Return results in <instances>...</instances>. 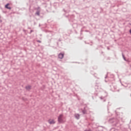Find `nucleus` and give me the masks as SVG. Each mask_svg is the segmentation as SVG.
<instances>
[{
    "label": "nucleus",
    "mask_w": 131,
    "mask_h": 131,
    "mask_svg": "<svg viewBox=\"0 0 131 131\" xmlns=\"http://www.w3.org/2000/svg\"><path fill=\"white\" fill-rule=\"evenodd\" d=\"M64 53H60L58 54L59 59H63L64 58Z\"/></svg>",
    "instance_id": "f257e3e1"
},
{
    "label": "nucleus",
    "mask_w": 131,
    "mask_h": 131,
    "mask_svg": "<svg viewBox=\"0 0 131 131\" xmlns=\"http://www.w3.org/2000/svg\"><path fill=\"white\" fill-rule=\"evenodd\" d=\"M9 6H10V3H7L5 5V9H8V10H11L12 8H11V7H9Z\"/></svg>",
    "instance_id": "f03ea898"
},
{
    "label": "nucleus",
    "mask_w": 131,
    "mask_h": 131,
    "mask_svg": "<svg viewBox=\"0 0 131 131\" xmlns=\"http://www.w3.org/2000/svg\"><path fill=\"white\" fill-rule=\"evenodd\" d=\"M85 107H84V110H82V113L83 114H87V113H86V110H85Z\"/></svg>",
    "instance_id": "7ed1b4c3"
},
{
    "label": "nucleus",
    "mask_w": 131,
    "mask_h": 131,
    "mask_svg": "<svg viewBox=\"0 0 131 131\" xmlns=\"http://www.w3.org/2000/svg\"><path fill=\"white\" fill-rule=\"evenodd\" d=\"M80 115H79V114H75V117L76 119H79Z\"/></svg>",
    "instance_id": "20e7f679"
},
{
    "label": "nucleus",
    "mask_w": 131,
    "mask_h": 131,
    "mask_svg": "<svg viewBox=\"0 0 131 131\" xmlns=\"http://www.w3.org/2000/svg\"><path fill=\"white\" fill-rule=\"evenodd\" d=\"M25 89L27 90V91H30V90H31V86L30 85L26 86L25 87Z\"/></svg>",
    "instance_id": "39448f33"
},
{
    "label": "nucleus",
    "mask_w": 131,
    "mask_h": 131,
    "mask_svg": "<svg viewBox=\"0 0 131 131\" xmlns=\"http://www.w3.org/2000/svg\"><path fill=\"white\" fill-rule=\"evenodd\" d=\"M50 124H55V122L54 120H52L51 121H49Z\"/></svg>",
    "instance_id": "423d86ee"
},
{
    "label": "nucleus",
    "mask_w": 131,
    "mask_h": 131,
    "mask_svg": "<svg viewBox=\"0 0 131 131\" xmlns=\"http://www.w3.org/2000/svg\"><path fill=\"white\" fill-rule=\"evenodd\" d=\"M114 120V118H111L108 120V121L110 122H111V123H113V122H114V121H113Z\"/></svg>",
    "instance_id": "0eeeda50"
},
{
    "label": "nucleus",
    "mask_w": 131,
    "mask_h": 131,
    "mask_svg": "<svg viewBox=\"0 0 131 131\" xmlns=\"http://www.w3.org/2000/svg\"><path fill=\"white\" fill-rule=\"evenodd\" d=\"M35 15H37V16H39V15H40V11H37L35 13Z\"/></svg>",
    "instance_id": "6e6552de"
},
{
    "label": "nucleus",
    "mask_w": 131,
    "mask_h": 131,
    "mask_svg": "<svg viewBox=\"0 0 131 131\" xmlns=\"http://www.w3.org/2000/svg\"><path fill=\"white\" fill-rule=\"evenodd\" d=\"M122 56L124 61H127V60H126V58H125V56H124V54H123V53L122 54Z\"/></svg>",
    "instance_id": "1a4fd4ad"
},
{
    "label": "nucleus",
    "mask_w": 131,
    "mask_h": 131,
    "mask_svg": "<svg viewBox=\"0 0 131 131\" xmlns=\"http://www.w3.org/2000/svg\"><path fill=\"white\" fill-rule=\"evenodd\" d=\"M58 121L59 123L62 122V121H63V119H62V118H58Z\"/></svg>",
    "instance_id": "9d476101"
},
{
    "label": "nucleus",
    "mask_w": 131,
    "mask_h": 131,
    "mask_svg": "<svg viewBox=\"0 0 131 131\" xmlns=\"http://www.w3.org/2000/svg\"><path fill=\"white\" fill-rule=\"evenodd\" d=\"M100 99L101 100H103V102H106V99L104 98V97L101 96V97H100Z\"/></svg>",
    "instance_id": "9b49d317"
},
{
    "label": "nucleus",
    "mask_w": 131,
    "mask_h": 131,
    "mask_svg": "<svg viewBox=\"0 0 131 131\" xmlns=\"http://www.w3.org/2000/svg\"><path fill=\"white\" fill-rule=\"evenodd\" d=\"M63 12H64V13H68V12H70V10H69V11H68V10H65V9H63Z\"/></svg>",
    "instance_id": "f8f14e48"
},
{
    "label": "nucleus",
    "mask_w": 131,
    "mask_h": 131,
    "mask_svg": "<svg viewBox=\"0 0 131 131\" xmlns=\"http://www.w3.org/2000/svg\"><path fill=\"white\" fill-rule=\"evenodd\" d=\"M62 117H63V115L61 114L58 116V118H62Z\"/></svg>",
    "instance_id": "ddd939ff"
},
{
    "label": "nucleus",
    "mask_w": 131,
    "mask_h": 131,
    "mask_svg": "<svg viewBox=\"0 0 131 131\" xmlns=\"http://www.w3.org/2000/svg\"><path fill=\"white\" fill-rule=\"evenodd\" d=\"M37 11H40V7H38L37 8Z\"/></svg>",
    "instance_id": "4468645a"
},
{
    "label": "nucleus",
    "mask_w": 131,
    "mask_h": 131,
    "mask_svg": "<svg viewBox=\"0 0 131 131\" xmlns=\"http://www.w3.org/2000/svg\"><path fill=\"white\" fill-rule=\"evenodd\" d=\"M106 60H107V61H110V57H107Z\"/></svg>",
    "instance_id": "2eb2a0df"
},
{
    "label": "nucleus",
    "mask_w": 131,
    "mask_h": 131,
    "mask_svg": "<svg viewBox=\"0 0 131 131\" xmlns=\"http://www.w3.org/2000/svg\"><path fill=\"white\" fill-rule=\"evenodd\" d=\"M37 42H41V41L39 40H37Z\"/></svg>",
    "instance_id": "dca6fc26"
},
{
    "label": "nucleus",
    "mask_w": 131,
    "mask_h": 131,
    "mask_svg": "<svg viewBox=\"0 0 131 131\" xmlns=\"http://www.w3.org/2000/svg\"><path fill=\"white\" fill-rule=\"evenodd\" d=\"M32 32H33V30H31L30 31V34H31Z\"/></svg>",
    "instance_id": "f3484780"
},
{
    "label": "nucleus",
    "mask_w": 131,
    "mask_h": 131,
    "mask_svg": "<svg viewBox=\"0 0 131 131\" xmlns=\"http://www.w3.org/2000/svg\"><path fill=\"white\" fill-rule=\"evenodd\" d=\"M129 32L130 33V34H131V29L129 30Z\"/></svg>",
    "instance_id": "a211bd4d"
},
{
    "label": "nucleus",
    "mask_w": 131,
    "mask_h": 131,
    "mask_svg": "<svg viewBox=\"0 0 131 131\" xmlns=\"http://www.w3.org/2000/svg\"><path fill=\"white\" fill-rule=\"evenodd\" d=\"M84 131H92L91 129L89 130H85Z\"/></svg>",
    "instance_id": "6ab92c4d"
},
{
    "label": "nucleus",
    "mask_w": 131,
    "mask_h": 131,
    "mask_svg": "<svg viewBox=\"0 0 131 131\" xmlns=\"http://www.w3.org/2000/svg\"><path fill=\"white\" fill-rule=\"evenodd\" d=\"M95 89H98V86L95 85Z\"/></svg>",
    "instance_id": "aec40b11"
},
{
    "label": "nucleus",
    "mask_w": 131,
    "mask_h": 131,
    "mask_svg": "<svg viewBox=\"0 0 131 131\" xmlns=\"http://www.w3.org/2000/svg\"><path fill=\"white\" fill-rule=\"evenodd\" d=\"M61 39H58V41H61Z\"/></svg>",
    "instance_id": "412c9836"
},
{
    "label": "nucleus",
    "mask_w": 131,
    "mask_h": 131,
    "mask_svg": "<svg viewBox=\"0 0 131 131\" xmlns=\"http://www.w3.org/2000/svg\"><path fill=\"white\" fill-rule=\"evenodd\" d=\"M99 83H100L99 82H96L97 84H99Z\"/></svg>",
    "instance_id": "4be33fe9"
},
{
    "label": "nucleus",
    "mask_w": 131,
    "mask_h": 131,
    "mask_svg": "<svg viewBox=\"0 0 131 131\" xmlns=\"http://www.w3.org/2000/svg\"><path fill=\"white\" fill-rule=\"evenodd\" d=\"M107 50H110V49L109 48V47H107Z\"/></svg>",
    "instance_id": "5701e85b"
},
{
    "label": "nucleus",
    "mask_w": 131,
    "mask_h": 131,
    "mask_svg": "<svg viewBox=\"0 0 131 131\" xmlns=\"http://www.w3.org/2000/svg\"><path fill=\"white\" fill-rule=\"evenodd\" d=\"M101 54H104V52L103 51L101 52Z\"/></svg>",
    "instance_id": "b1692460"
},
{
    "label": "nucleus",
    "mask_w": 131,
    "mask_h": 131,
    "mask_svg": "<svg viewBox=\"0 0 131 131\" xmlns=\"http://www.w3.org/2000/svg\"><path fill=\"white\" fill-rule=\"evenodd\" d=\"M105 78H107V76H106L105 77Z\"/></svg>",
    "instance_id": "393cba45"
},
{
    "label": "nucleus",
    "mask_w": 131,
    "mask_h": 131,
    "mask_svg": "<svg viewBox=\"0 0 131 131\" xmlns=\"http://www.w3.org/2000/svg\"><path fill=\"white\" fill-rule=\"evenodd\" d=\"M81 32H82V30H81Z\"/></svg>",
    "instance_id": "a878e982"
},
{
    "label": "nucleus",
    "mask_w": 131,
    "mask_h": 131,
    "mask_svg": "<svg viewBox=\"0 0 131 131\" xmlns=\"http://www.w3.org/2000/svg\"><path fill=\"white\" fill-rule=\"evenodd\" d=\"M57 45H59V43L58 42H57Z\"/></svg>",
    "instance_id": "bb28decb"
},
{
    "label": "nucleus",
    "mask_w": 131,
    "mask_h": 131,
    "mask_svg": "<svg viewBox=\"0 0 131 131\" xmlns=\"http://www.w3.org/2000/svg\"><path fill=\"white\" fill-rule=\"evenodd\" d=\"M29 29H31V28H29Z\"/></svg>",
    "instance_id": "cd10ccee"
}]
</instances>
